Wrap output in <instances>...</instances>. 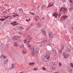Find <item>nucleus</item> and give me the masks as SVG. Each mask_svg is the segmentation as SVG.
<instances>
[{
  "label": "nucleus",
  "mask_w": 73,
  "mask_h": 73,
  "mask_svg": "<svg viewBox=\"0 0 73 73\" xmlns=\"http://www.w3.org/2000/svg\"><path fill=\"white\" fill-rule=\"evenodd\" d=\"M53 16H55V17L57 18V13L56 14V13H54V14L52 15Z\"/></svg>",
  "instance_id": "nucleus-23"
},
{
  "label": "nucleus",
  "mask_w": 73,
  "mask_h": 73,
  "mask_svg": "<svg viewBox=\"0 0 73 73\" xmlns=\"http://www.w3.org/2000/svg\"><path fill=\"white\" fill-rule=\"evenodd\" d=\"M26 21H27V22H28V21H29L31 20V19L30 18H29V19H27L26 20Z\"/></svg>",
  "instance_id": "nucleus-28"
},
{
  "label": "nucleus",
  "mask_w": 73,
  "mask_h": 73,
  "mask_svg": "<svg viewBox=\"0 0 73 73\" xmlns=\"http://www.w3.org/2000/svg\"><path fill=\"white\" fill-rule=\"evenodd\" d=\"M73 10V8H70L69 9V10L70 11H72Z\"/></svg>",
  "instance_id": "nucleus-34"
},
{
  "label": "nucleus",
  "mask_w": 73,
  "mask_h": 73,
  "mask_svg": "<svg viewBox=\"0 0 73 73\" xmlns=\"http://www.w3.org/2000/svg\"><path fill=\"white\" fill-rule=\"evenodd\" d=\"M53 52L54 54V56H57V52H56V50H53Z\"/></svg>",
  "instance_id": "nucleus-10"
},
{
  "label": "nucleus",
  "mask_w": 73,
  "mask_h": 73,
  "mask_svg": "<svg viewBox=\"0 0 73 73\" xmlns=\"http://www.w3.org/2000/svg\"><path fill=\"white\" fill-rule=\"evenodd\" d=\"M1 58H2V57H1Z\"/></svg>",
  "instance_id": "nucleus-52"
},
{
  "label": "nucleus",
  "mask_w": 73,
  "mask_h": 73,
  "mask_svg": "<svg viewBox=\"0 0 73 73\" xmlns=\"http://www.w3.org/2000/svg\"><path fill=\"white\" fill-rule=\"evenodd\" d=\"M60 11L59 14L58 15L59 17H60V16H61V12H64V13H65V12H66L67 11L66 8L63 7H62L61 8H60Z\"/></svg>",
  "instance_id": "nucleus-2"
},
{
  "label": "nucleus",
  "mask_w": 73,
  "mask_h": 73,
  "mask_svg": "<svg viewBox=\"0 0 73 73\" xmlns=\"http://www.w3.org/2000/svg\"><path fill=\"white\" fill-rule=\"evenodd\" d=\"M20 38V36H15L12 37V40L13 41H16V40H17L19 39V38Z\"/></svg>",
  "instance_id": "nucleus-3"
},
{
  "label": "nucleus",
  "mask_w": 73,
  "mask_h": 73,
  "mask_svg": "<svg viewBox=\"0 0 73 73\" xmlns=\"http://www.w3.org/2000/svg\"><path fill=\"white\" fill-rule=\"evenodd\" d=\"M15 66V64H12V69H13V68H14V66Z\"/></svg>",
  "instance_id": "nucleus-27"
},
{
  "label": "nucleus",
  "mask_w": 73,
  "mask_h": 73,
  "mask_svg": "<svg viewBox=\"0 0 73 73\" xmlns=\"http://www.w3.org/2000/svg\"><path fill=\"white\" fill-rule=\"evenodd\" d=\"M42 69H43V70H46V68H45L44 67H42Z\"/></svg>",
  "instance_id": "nucleus-31"
},
{
  "label": "nucleus",
  "mask_w": 73,
  "mask_h": 73,
  "mask_svg": "<svg viewBox=\"0 0 73 73\" xmlns=\"http://www.w3.org/2000/svg\"><path fill=\"white\" fill-rule=\"evenodd\" d=\"M35 50H36V53H38V52H39V50H40V49L38 47H35Z\"/></svg>",
  "instance_id": "nucleus-6"
},
{
  "label": "nucleus",
  "mask_w": 73,
  "mask_h": 73,
  "mask_svg": "<svg viewBox=\"0 0 73 73\" xmlns=\"http://www.w3.org/2000/svg\"><path fill=\"white\" fill-rule=\"evenodd\" d=\"M19 11L21 13H23V10L22 9H19Z\"/></svg>",
  "instance_id": "nucleus-21"
},
{
  "label": "nucleus",
  "mask_w": 73,
  "mask_h": 73,
  "mask_svg": "<svg viewBox=\"0 0 73 73\" xmlns=\"http://www.w3.org/2000/svg\"><path fill=\"white\" fill-rule=\"evenodd\" d=\"M34 10H35V9H34Z\"/></svg>",
  "instance_id": "nucleus-54"
},
{
  "label": "nucleus",
  "mask_w": 73,
  "mask_h": 73,
  "mask_svg": "<svg viewBox=\"0 0 73 73\" xmlns=\"http://www.w3.org/2000/svg\"><path fill=\"white\" fill-rule=\"evenodd\" d=\"M1 57H3V55H1Z\"/></svg>",
  "instance_id": "nucleus-50"
},
{
  "label": "nucleus",
  "mask_w": 73,
  "mask_h": 73,
  "mask_svg": "<svg viewBox=\"0 0 73 73\" xmlns=\"http://www.w3.org/2000/svg\"><path fill=\"white\" fill-rule=\"evenodd\" d=\"M19 15L18 14H16L15 15H13V17H16V16H19Z\"/></svg>",
  "instance_id": "nucleus-25"
},
{
  "label": "nucleus",
  "mask_w": 73,
  "mask_h": 73,
  "mask_svg": "<svg viewBox=\"0 0 73 73\" xmlns=\"http://www.w3.org/2000/svg\"><path fill=\"white\" fill-rule=\"evenodd\" d=\"M67 68L68 70L70 72H72V70L71 68H70V67H68Z\"/></svg>",
  "instance_id": "nucleus-12"
},
{
  "label": "nucleus",
  "mask_w": 73,
  "mask_h": 73,
  "mask_svg": "<svg viewBox=\"0 0 73 73\" xmlns=\"http://www.w3.org/2000/svg\"><path fill=\"white\" fill-rule=\"evenodd\" d=\"M29 41L27 42V44L28 45V48H30V47H31V45L30 44H29Z\"/></svg>",
  "instance_id": "nucleus-15"
},
{
  "label": "nucleus",
  "mask_w": 73,
  "mask_h": 73,
  "mask_svg": "<svg viewBox=\"0 0 73 73\" xmlns=\"http://www.w3.org/2000/svg\"><path fill=\"white\" fill-rule=\"evenodd\" d=\"M52 4L51 3H50L48 4V5H50V4Z\"/></svg>",
  "instance_id": "nucleus-48"
},
{
  "label": "nucleus",
  "mask_w": 73,
  "mask_h": 73,
  "mask_svg": "<svg viewBox=\"0 0 73 73\" xmlns=\"http://www.w3.org/2000/svg\"><path fill=\"white\" fill-rule=\"evenodd\" d=\"M20 47L22 48H24V45L23 44H22L21 46Z\"/></svg>",
  "instance_id": "nucleus-29"
},
{
  "label": "nucleus",
  "mask_w": 73,
  "mask_h": 73,
  "mask_svg": "<svg viewBox=\"0 0 73 73\" xmlns=\"http://www.w3.org/2000/svg\"><path fill=\"white\" fill-rule=\"evenodd\" d=\"M3 58H4V59H5V58H6V56H5V55H3Z\"/></svg>",
  "instance_id": "nucleus-35"
},
{
  "label": "nucleus",
  "mask_w": 73,
  "mask_h": 73,
  "mask_svg": "<svg viewBox=\"0 0 73 73\" xmlns=\"http://www.w3.org/2000/svg\"><path fill=\"white\" fill-rule=\"evenodd\" d=\"M19 30H20L21 31H22V30H23V29H24L23 27H19Z\"/></svg>",
  "instance_id": "nucleus-18"
},
{
  "label": "nucleus",
  "mask_w": 73,
  "mask_h": 73,
  "mask_svg": "<svg viewBox=\"0 0 73 73\" xmlns=\"http://www.w3.org/2000/svg\"><path fill=\"white\" fill-rule=\"evenodd\" d=\"M62 48L61 49V50H60V53H62Z\"/></svg>",
  "instance_id": "nucleus-39"
},
{
  "label": "nucleus",
  "mask_w": 73,
  "mask_h": 73,
  "mask_svg": "<svg viewBox=\"0 0 73 73\" xmlns=\"http://www.w3.org/2000/svg\"><path fill=\"white\" fill-rule=\"evenodd\" d=\"M10 17V16H8L7 17H6V19H8V17Z\"/></svg>",
  "instance_id": "nucleus-40"
},
{
  "label": "nucleus",
  "mask_w": 73,
  "mask_h": 73,
  "mask_svg": "<svg viewBox=\"0 0 73 73\" xmlns=\"http://www.w3.org/2000/svg\"><path fill=\"white\" fill-rule=\"evenodd\" d=\"M49 36L50 38H52L53 37V34L51 32H50L49 33Z\"/></svg>",
  "instance_id": "nucleus-7"
},
{
  "label": "nucleus",
  "mask_w": 73,
  "mask_h": 73,
  "mask_svg": "<svg viewBox=\"0 0 73 73\" xmlns=\"http://www.w3.org/2000/svg\"><path fill=\"white\" fill-rule=\"evenodd\" d=\"M51 64H52V65H58V62H55L53 63L52 62H51Z\"/></svg>",
  "instance_id": "nucleus-8"
},
{
  "label": "nucleus",
  "mask_w": 73,
  "mask_h": 73,
  "mask_svg": "<svg viewBox=\"0 0 73 73\" xmlns=\"http://www.w3.org/2000/svg\"><path fill=\"white\" fill-rule=\"evenodd\" d=\"M70 65L71 66V67H72V68H73V64L72 63H71L70 64Z\"/></svg>",
  "instance_id": "nucleus-33"
},
{
  "label": "nucleus",
  "mask_w": 73,
  "mask_h": 73,
  "mask_svg": "<svg viewBox=\"0 0 73 73\" xmlns=\"http://www.w3.org/2000/svg\"><path fill=\"white\" fill-rule=\"evenodd\" d=\"M31 15H35V13H31Z\"/></svg>",
  "instance_id": "nucleus-44"
},
{
  "label": "nucleus",
  "mask_w": 73,
  "mask_h": 73,
  "mask_svg": "<svg viewBox=\"0 0 73 73\" xmlns=\"http://www.w3.org/2000/svg\"><path fill=\"white\" fill-rule=\"evenodd\" d=\"M37 69H38V68H35L34 69V70H37Z\"/></svg>",
  "instance_id": "nucleus-41"
},
{
  "label": "nucleus",
  "mask_w": 73,
  "mask_h": 73,
  "mask_svg": "<svg viewBox=\"0 0 73 73\" xmlns=\"http://www.w3.org/2000/svg\"><path fill=\"white\" fill-rule=\"evenodd\" d=\"M39 7H40V6H38V7H37V9H38Z\"/></svg>",
  "instance_id": "nucleus-47"
},
{
  "label": "nucleus",
  "mask_w": 73,
  "mask_h": 73,
  "mask_svg": "<svg viewBox=\"0 0 73 73\" xmlns=\"http://www.w3.org/2000/svg\"><path fill=\"white\" fill-rule=\"evenodd\" d=\"M45 41H46V40H43V41H42V42H45Z\"/></svg>",
  "instance_id": "nucleus-45"
},
{
  "label": "nucleus",
  "mask_w": 73,
  "mask_h": 73,
  "mask_svg": "<svg viewBox=\"0 0 73 73\" xmlns=\"http://www.w3.org/2000/svg\"><path fill=\"white\" fill-rule=\"evenodd\" d=\"M21 73H23V72H21Z\"/></svg>",
  "instance_id": "nucleus-53"
},
{
  "label": "nucleus",
  "mask_w": 73,
  "mask_h": 73,
  "mask_svg": "<svg viewBox=\"0 0 73 73\" xmlns=\"http://www.w3.org/2000/svg\"><path fill=\"white\" fill-rule=\"evenodd\" d=\"M37 26L38 27H40V26H41L40 23H37Z\"/></svg>",
  "instance_id": "nucleus-20"
},
{
  "label": "nucleus",
  "mask_w": 73,
  "mask_h": 73,
  "mask_svg": "<svg viewBox=\"0 0 73 73\" xmlns=\"http://www.w3.org/2000/svg\"><path fill=\"white\" fill-rule=\"evenodd\" d=\"M17 22L16 21H15L13 22H12L11 23H10V24H11L13 25V26H14V25H17V24H15Z\"/></svg>",
  "instance_id": "nucleus-9"
},
{
  "label": "nucleus",
  "mask_w": 73,
  "mask_h": 73,
  "mask_svg": "<svg viewBox=\"0 0 73 73\" xmlns=\"http://www.w3.org/2000/svg\"><path fill=\"white\" fill-rule=\"evenodd\" d=\"M8 59L5 60L4 62V63L5 64H7V62H8Z\"/></svg>",
  "instance_id": "nucleus-26"
},
{
  "label": "nucleus",
  "mask_w": 73,
  "mask_h": 73,
  "mask_svg": "<svg viewBox=\"0 0 73 73\" xmlns=\"http://www.w3.org/2000/svg\"><path fill=\"white\" fill-rule=\"evenodd\" d=\"M4 17H5V18H6V17L5 16H4Z\"/></svg>",
  "instance_id": "nucleus-49"
},
{
  "label": "nucleus",
  "mask_w": 73,
  "mask_h": 73,
  "mask_svg": "<svg viewBox=\"0 0 73 73\" xmlns=\"http://www.w3.org/2000/svg\"><path fill=\"white\" fill-rule=\"evenodd\" d=\"M63 56L64 58H68V56H69V55L68 54H66L65 53H64L63 54Z\"/></svg>",
  "instance_id": "nucleus-4"
},
{
  "label": "nucleus",
  "mask_w": 73,
  "mask_h": 73,
  "mask_svg": "<svg viewBox=\"0 0 73 73\" xmlns=\"http://www.w3.org/2000/svg\"><path fill=\"white\" fill-rule=\"evenodd\" d=\"M35 63H34V62H31V63H29V65H32V66H33L34 65H35Z\"/></svg>",
  "instance_id": "nucleus-16"
},
{
  "label": "nucleus",
  "mask_w": 73,
  "mask_h": 73,
  "mask_svg": "<svg viewBox=\"0 0 73 73\" xmlns=\"http://www.w3.org/2000/svg\"><path fill=\"white\" fill-rule=\"evenodd\" d=\"M69 51H70V50H69Z\"/></svg>",
  "instance_id": "nucleus-55"
},
{
  "label": "nucleus",
  "mask_w": 73,
  "mask_h": 73,
  "mask_svg": "<svg viewBox=\"0 0 73 73\" xmlns=\"http://www.w3.org/2000/svg\"><path fill=\"white\" fill-rule=\"evenodd\" d=\"M68 17V16L66 15L63 16L61 18L62 19V20H64V19H66V18H67V17Z\"/></svg>",
  "instance_id": "nucleus-11"
},
{
  "label": "nucleus",
  "mask_w": 73,
  "mask_h": 73,
  "mask_svg": "<svg viewBox=\"0 0 73 73\" xmlns=\"http://www.w3.org/2000/svg\"><path fill=\"white\" fill-rule=\"evenodd\" d=\"M31 25H32V24Z\"/></svg>",
  "instance_id": "nucleus-56"
},
{
  "label": "nucleus",
  "mask_w": 73,
  "mask_h": 73,
  "mask_svg": "<svg viewBox=\"0 0 73 73\" xmlns=\"http://www.w3.org/2000/svg\"><path fill=\"white\" fill-rule=\"evenodd\" d=\"M59 66H61V62H59Z\"/></svg>",
  "instance_id": "nucleus-43"
},
{
  "label": "nucleus",
  "mask_w": 73,
  "mask_h": 73,
  "mask_svg": "<svg viewBox=\"0 0 73 73\" xmlns=\"http://www.w3.org/2000/svg\"><path fill=\"white\" fill-rule=\"evenodd\" d=\"M45 56H42L41 57V60L43 61L46 62L47 60H50L52 58V55L51 54H50L48 52H46V53Z\"/></svg>",
  "instance_id": "nucleus-1"
},
{
  "label": "nucleus",
  "mask_w": 73,
  "mask_h": 73,
  "mask_svg": "<svg viewBox=\"0 0 73 73\" xmlns=\"http://www.w3.org/2000/svg\"><path fill=\"white\" fill-rule=\"evenodd\" d=\"M69 1H70V3H72V1H73V0H68Z\"/></svg>",
  "instance_id": "nucleus-38"
},
{
  "label": "nucleus",
  "mask_w": 73,
  "mask_h": 73,
  "mask_svg": "<svg viewBox=\"0 0 73 73\" xmlns=\"http://www.w3.org/2000/svg\"><path fill=\"white\" fill-rule=\"evenodd\" d=\"M31 51H32V53H33V54L34 53H35V50L34 49V48H31Z\"/></svg>",
  "instance_id": "nucleus-14"
},
{
  "label": "nucleus",
  "mask_w": 73,
  "mask_h": 73,
  "mask_svg": "<svg viewBox=\"0 0 73 73\" xmlns=\"http://www.w3.org/2000/svg\"><path fill=\"white\" fill-rule=\"evenodd\" d=\"M14 45L15 46H19V44L17 43H15L14 44Z\"/></svg>",
  "instance_id": "nucleus-22"
},
{
  "label": "nucleus",
  "mask_w": 73,
  "mask_h": 73,
  "mask_svg": "<svg viewBox=\"0 0 73 73\" xmlns=\"http://www.w3.org/2000/svg\"><path fill=\"white\" fill-rule=\"evenodd\" d=\"M6 20V19H5H5L2 18V19H0V21H4V20Z\"/></svg>",
  "instance_id": "nucleus-24"
},
{
  "label": "nucleus",
  "mask_w": 73,
  "mask_h": 73,
  "mask_svg": "<svg viewBox=\"0 0 73 73\" xmlns=\"http://www.w3.org/2000/svg\"><path fill=\"white\" fill-rule=\"evenodd\" d=\"M41 7H42V8H43V7H44V8H45V7H46V6L45 5H42L41 6Z\"/></svg>",
  "instance_id": "nucleus-30"
},
{
  "label": "nucleus",
  "mask_w": 73,
  "mask_h": 73,
  "mask_svg": "<svg viewBox=\"0 0 73 73\" xmlns=\"http://www.w3.org/2000/svg\"><path fill=\"white\" fill-rule=\"evenodd\" d=\"M26 52H27V50H26L24 49L23 50V54H25L26 53Z\"/></svg>",
  "instance_id": "nucleus-19"
},
{
  "label": "nucleus",
  "mask_w": 73,
  "mask_h": 73,
  "mask_svg": "<svg viewBox=\"0 0 73 73\" xmlns=\"http://www.w3.org/2000/svg\"><path fill=\"white\" fill-rule=\"evenodd\" d=\"M45 17H43L42 18L43 20H45Z\"/></svg>",
  "instance_id": "nucleus-46"
},
{
  "label": "nucleus",
  "mask_w": 73,
  "mask_h": 73,
  "mask_svg": "<svg viewBox=\"0 0 73 73\" xmlns=\"http://www.w3.org/2000/svg\"><path fill=\"white\" fill-rule=\"evenodd\" d=\"M54 73H58V72H54Z\"/></svg>",
  "instance_id": "nucleus-51"
},
{
  "label": "nucleus",
  "mask_w": 73,
  "mask_h": 73,
  "mask_svg": "<svg viewBox=\"0 0 73 73\" xmlns=\"http://www.w3.org/2000/svg\"><path fill=\"white\" fill-rule=\"evenodd\" d=\"M26 42H27V40L25 39L24 40V44H26Z\"/></svg>",
  "instance_id": "nucleus-36"
},
{
  "label": "nucleus",
  "mask_w": 73,
  "mask_h": 73,
  "mask_svg": "<svg viewBox=\"0 0 73 73\" xmlns=\"http://www.w3.org/2000/svg\"><path fill=\"white\" fill-rule=\"evenodd\" d=\"M52 70H56V68H55L54 67H52Z\"/></svg>",
  "instance_id": "nucleus-32"
},
{
  "label": "nucleus",
  "mask_w": 73,
  "mask_h": 73,
  "mask_svg": "<svg viewBox=\"0 0 73 73\" xmlns=\"http://www.w3.org/2000/svg\"><path fill=\"white\" fill-rule=\"evenodd\" d=\"M42 33L43 34V35H46L45 31L44 30L42 31Z\"/></svg>",
  "instance_id": "nucleus-17"
},
{
  "label": "nucleus",
  "mask_w": 73,
  "mask_h": 73,
  "mask_svg": "<svg viewBox=\"0 0 73 73\" xmlns=\"http://www.w3.org/2000/svg\"><path fill=\"white\" fill-rule=\"evenodd\" d=\"M27 40H30V41H31V39H32V38L31 37V36L30 35H29L27 38Z\"/></svg>",
  "instance_id": "nucleus-13"
},
{
  "label": "nucleus",
  "mask_w": 73,
  "mask_h": 73,
  "mask_svg": "<svg viewBox=\"0 0 73 73\" xmlns=\"http://www.w3.org/2000/svg\"><path fill=\"white\" fill-rule=\"evenodd\" d=\"M53 5V4H52L51 5H50L48 6L47 7V8H48V7H51Z\"/></svg>",
  "instance_id": "nucleus-37"
},
{
  "label": "nucleus",
  "mask_w": 73,
  "mask_h": 73,
  "mask_svg": "<svg viewBox=\"0 0 73 73\" xmlns=\"http://www.w3.org/2000/svg\"><path fill=\"white\" fill-rule=\"evenodd\" d=\"M40 17L38 16H36L35 17V20L36 21H37L39 19Z\"/></svg>",
  "instance_id": "nucleus-5"
},
{
  "label": "nucleus",
  "mask_w": 73,
  "mask_h": 73,
  "mask_svg": "<svg viewBox=\"0 0 73 73\" xmlns=\"http://www.w3.org/2000/svg\"><path fill=\"white\" fill-rule=\"evenodd\" d=\"M73 6V3H72L70 5V7H72Z\"/></svg>",
  "instance_id": "nucleus-42"
}]
</instances>
